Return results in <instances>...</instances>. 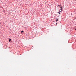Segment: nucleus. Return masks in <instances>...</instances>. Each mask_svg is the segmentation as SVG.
Segmentation results:
<instances>
[{"mask_svg": "<svg viewBox=\"0 0 76 76\" xmlns=\"http://www.w3.org/2000/svg\"><path fill=\"white\" fill-rule=\"evenodd\" d=\"M61 8V10H60V12H62V9H63V7H60Z\"/></svg>", "mask_w": 76, "mask_h": 76, "instance_id": "nucleus-1", "label": "nucleus"}, {"mask_svg": "<svg viewBox=\"0 0 76 76\" xmlns=\"http://www.w3.org/2000/svg\"><path fill=\"white\" fill-rule=\"evenodd\" d=\"M58 19L56 20V21H57H57H58Z\"/></svg>", "mask_w": 76, "mask_h": 76, "instance_id": "nucleus-5", "label": "nucleus"}, {"mask_svg": "<svg viewBox=\"0 0 76 76\" xmlns=\"http://www.w3.org/2000/svg\"><path fill=\"white\" fill-rule=\"evenodd\" d=\"M58 6H59V7H60V6H61V5H58Z\"/></svg>", "mask_w": 76, "mask_h": 76, "instance_id": "nucleus-3", "label": "nucleus"}, {"mask_svg": "<svg viewBox=\"0 0 76 76\" xmlns=\"http://www.w3.org/2000/svg\"><path fill=\"white\" fill-rule=\"evenodd\" d=\"M60 13V12H59V14Z\"/></svg>", "mask_w": 76, "mask_h": 76, "instance_id": "nucleus-8", "label": "nucleus"}, {"mask_svg": "<svg viewBox=\"0 0 76 76\" xmlns=\"http://www.w3.org/2000/svg\"><path fill=\"white\" fill-rule=\"evenodd\" d=\"M21 33H22V34H23V31H22Z\"/></svg>", "mask_w": 76, "mask_h": 76, "instance_id": "nucleus-4", "label": "nucleus"}, {"mask_svg": "<svg viewBox=\"0 0 76 76\" xmlns=\"http://www.w3.org/2000/svg\"><path fill=\"white\" fill-rule=\"evenodd\" d=\"M9 39V42H11L10 41H11V39Z\"/></svg>", "mask_w": 76, "mask_h": 76, "instance_id": "nucleus-2", "label": "nucleus"}, {"mask_svg": "<svg viewBox=\"0 0 76 76\" xmlns=\"http://www.w3.org/2000/svg\"><path fill=\"white\" fill-rule=\"evenodd\" d=\"M9 48H10V47H9Z\"/></svg>", "mask_w": 76, "mask_h": 76, "instance_id": "nucleus-7", "label": "nucleus"}, {"mask_svg": "<svg viewBox=\"0 0 76 76\" xmlns=\"http://www.w3.org/2000/svg\"><path fill=\"white\" fill-rule=\"evenodd\" d=\"M56 25H57V23H56Z\"/></svg>", "mask_w": 76, "mask_h": 76, "instance_id": "nucleus-6", "label": "nucleus"}, {"mask_svg": "<svg viewBox=\"0 0 76 76\" xmlns=\"http://www.w3.org/2000/svg\"><path fill=\"white\" fill-rule=\"evenodd\" d=\"M71 15H72V14H71Z\"/></svg>", "mask_w": 76, "mask_h": 76, "instance_id": "nucleus-9", "label": "nucleus"}]
</instances>
